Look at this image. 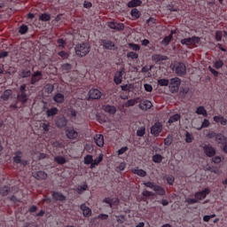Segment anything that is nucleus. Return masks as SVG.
<instances>
[{"label": "nucleus", "instance_id": "obj_1", "mask_svg": "<svg viewBox=\"0 0 227 227\" xmlns=\"http://www.w3.org/2000/svg\"><path fill=\"white\" fill-rule=\"evenodd\" d=\"M16 93L17 100L21 104V106L27 104V100H29V94L27 93V85H26V83L21 84L16 90Z\"/></svg>", "mask_w": 227, "mask_h": 227}, {"label": "nucleus", "instance_id": "obj_2", "mask_svg": "<svg viewBox=\"0 0 227 227\" xmlns=\"http://www.w3.org/2000/svg\"><path fill=\"white\" fill-rule=\"evenodd\" d=\"M75 54L79 58H84L90 54V51H91V46L88 43H78L75 48Z\"/></svg>", "mask_w": 227, "mask_h": 227}, {"label": "nucleus", "instance_id": "obj_3", "mask_svg": "<svg viewBox=\"0 0 227 227\" xmlns=\"http://www.w3.org/2000/svg\"><path fill=\"white\" fill-rule=\"evenodd\" d=\"M145 187H148L149 189H153L154 191V192H156V194H158V196H165L166 195V190L164 189V187L156 184L153 182H145L144 183Z\"/></svg>", "mask_w": 227, "mask_h": 227}, {"label": "nucleus", "instance_id": "obj_4", "mask_svg": "<svg viewBox=\"0 0 227 227\" xmlns=\"http://www.w3.org/2000/svg\"><path fill=\"white\" fill-rule=\"evenodd\" d=\"M200 42H201V38H200V36L193 35L192 37L182 39L181 44L186 45L187 47H198Z\"/></svg>", "mask_w": 227, "mask_h": 227}, {"label": "nucleus", "instance_id": "obj_5", "mask_svg": "<svg viewBox=\"0 0 227 227\" xmlns=\"http://www.w3.org/2000/svg\"><path fill=\"white\" fill-rule=\"evenodd\" d=\"M22 157H24V153L22 151H16L12 157L13 165L20 164V166L26 168L27 166V160H24Z\"/></svg>", "mask_w": 227, "mask_h": 227}, {"label": "nucleus", "instance_id": "obj_6", "mask_svg": "<svg viewBox=\"0 0 227 227\" xmlns=\"http://www.w3.org/2000/svg\"><path fill=\"white\" fill-rule=\"evenodd\" d=\"M168 84V88L171 93H178V90H180V84H182V80L178 77H175L170 79Z\"/></svg>", "mask_w": 227, "mask_h": 227}, {"label": "nucleus", "instance_id": "obj_7", "mask_svg": "<svg viewBox=\"0 0 227 227\" xmlns=\"http://www.w3.org/2000/svg\"><path fill=\"white\" fill-rule=\"evenodd\" d=\"M175 72L179 77H184L187 74V67L183 62H178L175 65Z\"/></svg>", "mask_w": 227, "mask_h": 227}, {"label": "nucleus", "instance_id": "obj_8", "mask_svg": "<svg viewBox=\"0 0 227 227\" xmlns=\"http://www.w3.org/2000/svg\"><path fill=\"white\" fill-rule=\"evenodd\" d=\"M123 74H125V67H121L120 70L114 74V82L117 86L123 82Z\"/></svg>", "mask_w": 227, "mask_h": 227}, {"label": "nucleus", "instance_id": "obj_9", "mask_svg": "<svg viewBox=\"0 0 227 227\" xmlns=\"http://www.w3.org/2000/svg\"><path fill=\"white\" fill-rule=\"evenodd\" d=\"M210 193V189L209 188H205L203 191L197 192L194 194L195 199L197 200V202L201 201V200H205L207 196Z\"/></svg>", "mask_w": 227, "mask_h": 227}, {"label": "nucleus", "instance_id": "obj_10", "mask_svg": "<svg viewBox=\"0 0 227 227\" xmlns=\"http://www.w3.org/2000/svg\"><path fill=\"white\" fill-rule=\"evenodd\" d=\"M203 152L205 155H207V157H209V158L215 157V148L212 146V145L210 144L205 145L203 146Z\"/></svg>", "mask_w": 227, "mask_h": 227}, {"label": "nucleus", "instance_id": "obj_11", "mask_svg": "<svg viewBox=\"0 0 227 227\" xmlns=\"http://www.w3.org/2000/svg\"><path fill=\"white\" fill-rule=\"evenodd\" d=\"M162 132V123L155 122L154 125L151 127V134L157 137L159 134Z\"/></svg>", "mask_w": 227, "mask_h": 227}, {"label": "nucleus", "instance_id": "obj_12", "mask_svg": "<svg viewBox=\"0 0 227 227\" xmlns=\"http://www.w3.org/2000/svg\"><path fill=\"white\" fill-rule=\"evenodd\" d=\"M101 43H102L104 49H106V51H114V49L116 47L114 43L109 39L101 40Z\"/></svg>", "mask_w": 227, "mask_h": 227}, {"label": "nucleus", "instance_id": "obj_13", "mask_svg": "<svg viewBox=\"0 0 227 227\" xmlns=\"http://www.w3.org/2000/svg\"><path fill=\"white\" fill-rule=\"evenodd\" d=\"M66 136L67 139H77V137H79V132H77L73 128H67Z\"/></svg>", "mask_w": 227, "mask_h": 227}, {"label": "nucleus", "instance_id": "obj_14", "mask_svg": "<svg viewBox=\"0 0 227 227\" xmlns=\"http://www.w3.org/2000/svg\"><path fill=\"white\" fill-rule=\"evenodd\" d=\"M102 92L98 90V89H91L89 91V98L91 100H98V98H101Z\"/></svg>", "mask_w": 227, "mask_h": 227}, {"label": "nucleus", "instance_id": "obj_15", "mask_svg": "<svg viewBox=\"0 0 227 227\" xmlns=\"http://www.w3.org/2000/svg\"><path fill=\"white\" fill-rule=\"evenodd\" d=\"M42 77H43L42 71L35 72L31 76L30 84H36V82H39V81H42Z\"/></svg>", "mask_w": 227, "mask_h": 227}, {"label": "nucleus", "instance_id": "obj_16", "mask_svg": "<svg viewBox=\"0 0 227 227\" xmlns=\"http://www.w3.org/2000/svg\"><path fill=\"white\" fill-rule=\"evenodd\" d=\"M80 208L82 211L83 217H91V208L86 206V204H82Z\"/></svg>", "mask_w": 227, "mask_h": 227}, {"label": "nucleus", "instance_id": "obj_17", "mask_svg": "<svg viewBox=\"0 0 227 227\" xmlns=\"http://www.w3.org/2000/svg\"><path fill=\"white\" fill-rule=\"evenodd\" d=\"M51 196L56 201H65L67 200V197L59 192H51Z\"/></svg>", "mask_w": 227, "mask_h": 227}, {"label": "nucleus", "instance_id": "obj_18", "mask_svg": "<svg viewBox=\"0 0 227 227\" xmlns=\"http://www.w3.org/2000/svg\"><path fill=\"white\" fill-rule=\"evenodd\" d=\"M94 141L99 148L104 146V135L97 134L94 136Z\"/></svg>", "mask_w": 227, "mask_h": 227}, {"label": "nucleus", "instance_id": "obj_19", "mask_svg": "<svg viewBox=\"0 0 227 227\" xmlns=\"http://www.w3.org/2000/svg\"><path fill=\"white\" fill-rule=\"evenodd\" d=\"M213 120L215 121V123H220L223 127L227 125V119L223 115H215Z\"/></svg>", "mask_w": 227, "mask_h": 227}, {"label": "nucleus", "instance_id": "obj_20", "mask_svg": "<svg viewBox=\"0 0 227 227\" xmlns=\"http://www.w3.org/2000/svg\"><path fill=\"white\" fill-rule=\"evenodd\" d=\"M32 176L36 180H45V178H47V173H45L44 171L34 172Z\"/></svg>", "mask_w": 227, "mask_h": 227}, {"label": "nucleus", "instance_id": "obj_21", "mask_svg": "<svg viewBox=\"0 0 227 227\" xmlns=\"http://www.w3.org/2000/svg\"><path fill=\"white\" fill-rule=\"evenodd\" d=\"M131 173H133V175H137V176H141L142 178H145V176H146V171L141 168L139 169L138 167L131 168Z\"/></svg>", "mask_w": 227, "mask_h": 227}, {"label": "nucleus", "instance_id": "obj_22", "mask_svg": "<svg viewBox=\"0 0 227 227\" xmlns=\"http://www.w3.org/2000/svg\"><path fill=\"white\" fill-rule=\"evenodd\" d=\"M103 111L105 113H108V114H116V106L111 105L103 106Z\"/></svg>", "mask_w": 227, "mask_h": 227}, {"label": "nucleus", "instance_id": "obj_23", "mask_svg": "<svg viewBox=\"0 0 227 227\" xmlns=\"http://www.w3.org/2000/svg\"><path fill=\"white\" fill-rule=\"evenodd\" d=\"M68 121L65 117H60L57 120L56 125L59 129H63V127H67Z\"/></svg>", "mask_w": 227, "mask_h": 227}, {"label": "nucleus", "instance_id": "obj_24", "mask_svg": "<svg viewBox=\"0 0 227 227\" xmlns=\"http://www.w3.org/2000/svg\"><path fill=\"white\" fill-rule=\"evenodd\" d=\"M102 160H104V154L100 153L97 159L93 160L90 165V169H93V168H97V166H98V164H100Z\"/></svg>", "mask_w": 227, "mask_h": 227}, {"label": "nucleus", "instance_id": "obj_25", "mask_svg": "<svg viewBox=\"0 0 227 227\" xmlns=\"http://www.w3.org/2000/svg\"><path fill=\"white\" fill-rule=\"evenodd\" d=\"M143 4V1L141 0H131L127 4L128 8H137V6H141Z\"/></svg>", "mask_w": 227, "mask_h": 227}, {"label": "nucleus", "instance_id": "obj_26", "mask_svg": "<svg viewBox=\"0 0 227 227\" xmlns=\"http://www.w3.org/2000/svg\"><path fill=\"white\" fill-rule=\"evenodd\" d=\"M153 104L150 100H145L140 104V109H143L144 111H146L148 109H152Z\"/></svg>", "mask_w": 227, "mask_h": 227}, {"label": "nucleus", "instance_id": "obj_27", "mask_svg": "<svg viewBox=\"0 0 227 227\" xmlns=\"http://www.w3.org/2000/svg\"><path fill=\"white\" fill-rule=\"evenodd\" d=\"M53 100L57 104H63V102H65V95H63L62 93H57L53 97Z\"/></svg>", "mask_w": 227, "mask_h": 227}, {"label": "nucleus", "instance_id": "obj_28", "mask_svg": "<svg viewBox=\"0 0 227 227\" xmlns=\"http://www.w3.org/2000/svg\"><path fill=\"white\" fill-rule=\"evenodd\" d=\"M58 113H59V110L57 107H51L46 111L48 118H52V116H56Z\"/></svg>", "mask_w": 227, "mask_h": 227}, {"label": "nucleus", "instance_id": "obj_29", "mask_svg": "<svg viewBox=\"0 0 227 227\" xmlns=\"http://www.w3.org/2000/svg\"><path fill=\"white\" fill-rule=\"evenodd\" d=\"M226 137L224 135L221 133H217L215 141L217 142L218 145H226Z\"/></svg>", "mask_w": 227, "mask_h": 227}, {"label": "nucleus", "instance_id": "obj_30", "mask_svg": "<svg viewBox=\"0 0 227 227\" xmlns=\"http://www.w3.org/2000/svg\"><path fill=\"white\" fill-rule=\"evenodd\" d=\"M195 113L196 114H201L202 116H204V118H207L208 116V114L207 113V109H205V106H202L197 107Z\"/></svg>", "mask_w": 227, "mask_h": 227}, {"label": "nucleus", "instance_id": "obj_31", "mask_svg": "<svg viewBox=\"0 0 227 227\" xmlns=\"http://www.w3.org/2000/svg\"><path fill=\"white\" fill-rule=\"evenodd\" d=\"M130 15H131L133 20H137V19H139L141 17V12H139V10H137V8H134L131 10Z\"/></svg>", "mask_w": 227, "mask_h": 227}, {"label": "nucleus", "instance_id": "obj_32", "mask_svg": "<svg viewBox=\"0 0 227 227\" xmlns=\"http://www.w3.org/2000/svg\"><path fill=\"white\" fill-rule=\"evenodd\" d=\"M13 93L12 90H6L4 91L1 98L4 100V102H7V100H10L11 95Z\"/></svg>", "mask_w": 227, "mask_h": 227}, {"label": "nucleus", "instance_id": "obj_33", "mask_svg": "<svg viewBox=\"0 0 227 227\" xmlns=\"http://www.w3.org/2000/svg\"><path fill=\"white\" fill-rule=\"evenodd\" d=\"M43 90H44V93L51 95V93L54 91V85L51 83H47L46 85H44Z\"/></svg>", "mask_w": 227, "mask_h": 227}, {"label": "nucleus", "instance_id": "obj_34", "mask_svg": "<svg viewBox=\"0 0 227 227\" xmlns=\"http://www.w3.org/2000/svg\"><path fill=\"white\" fill-rule=\"evenodd\" d=\"M83 162L84 164H86V166H91V164H93V155L91 154H87L85 157H84V160H83Z\"/></svg>", "mask_w": 227, "mask_h": 227}, {"label": "nucleus", "instance_id": "obj_35", "mask_svg": "<svg viewBox=\"0 0 227 227\" xmlns=\"http://www.w3.org/2000/svg\"><path fill=\"white\" fill-rule=\"evenodd\" d=\"M224 158L221 157V156H213L211 157V162L212 164H215L216 166L221 164V162H223V160Z\"/></svg>", "mask_w": 227, "mask_h": 227}, {"label": "nucleus", "instance_id": "obj_36", "mask_svg": "<svg viewBox=\"0 0 227 227\" xmlns=\"http://www.w3.org/2000/svg\"><path fill=\"white\" fill-rule=\"evenodd\" d=\"M39 20H41L42 22H49V20H51V14L49 13H42L39 16Z\"/></svg>", "mask_w": 227, "mask_h": 227}, {"label": "nucleus", "instance_id": "obj_37", "mask_svg": "<svg viewBox=\"0 0 227 227\" xmlns=\"http://www.w3.org/2000/svg\"><path fill=\"white\" fill-rule=\"evenodd\" d=\"M181 115L179 114H175L174 115L170 116L168 119V123H175L176 121H179Z\"/></svg>", "mask_w": 227, "mask_h": 227}, {"label": "nucleus", "instance_id": "obj_38", "mask_svg": "<svg viewBox=\"0 0 227 227\" xmlns=\"http://www.w3.org/2000/svg\"><path fill=\"white\" fill-rule=\"evenodd\" d=\"M145 134H146V128L145 126L139 127L137 130V136L138 137H143V136H145Z\"/></svg>", "mask_w": 227, "mask_h": 227}, {"label": "nucleus", "instance_id": "obj_39", "mask_svg": "<svg viewBox=\"0 0 227 227\" xmlns=\"http://www.w3.org/2000/svg\"><path fill=\"white\" fill-rule=\"evenodd\" d=\"M27 31H29V27H27V25L22 24L21 26H20L19 27L20 35H26Z\"/></svg>", "mask_w": 227, "mask_h": 227}, {"label": "nucleus", "instance_id": "obj_40", "mask_svg": "<svg viewBox=\"0 0 227 227\" xmlns=\"http://www.w3.org/2000/svg\"><path fill=\"white\" fill-rule=\"evenodd\" d=\"M54 161L60 165L67 164V159H65L63 156H56L54 158Z\"/></svg>", "mask_w": 227, "mask_h": 227}, {"label": "nucleus", "instance_id": "obj_41", "mask_svg": "<svg viewBox=\"0 0 227 227\" xmlns=\"http://www.w3.org/2000/svg\"><path fill=\"white\" fill-rule=\"evenodd\" d=\"M163 159H164V157H162V155H160V154H154L153 156V162H155V164H160V162H162Z\"/></svg>", "mask_w": 227, "mask_h": 227}, {"label": "nucleus", "instance_id": "obj_42", "mask_svg": "<svg viewBox=\"0 0 227 227\" xmlns=\"http://www.w3.org/2000/svg\"><path fill=\"white\" fill-rule=\"evenodd\" d=\"M84 191H88V184H83L82 185H79L76 189V192L78 194H82V192H84Z\"/></svg>", "mask_w": 227, "mask_h": 227}, {"label": "nucleus", "instance_id": "obj_43", "mask_svg": "<svg viewBox=\"0 0 227 227\" xmlns=\"http://www.w3.org/2000/svg\"><path fill=\"white\" fill-rule=\"evenodd\" d=\"M126 56L128 59H137L139 58V54L135 51H129Z\"/></svg>", "mask_w": 227, "mask_h": 227}, {"label": "nucleus", "instance_id": "obj_44", "mask_svg": "<svg viewBox=\"0 0 227 227\" xmlns=\"http://www.w3.org/2000/svg\"><path fill=\"white\" fill-rule=\"evenodd\" d=\"M10 193V187L8 186H4L0 189V194L2 196H8V194Z\"/></svg>", "mask_w": 227, "mask_h": 227}, {"label": "nucleus", "instance_id": "obj_45", "mask_svg": "<svg viewBox=\"0 0 227 227\" xmlns=\"http://www.w3.org/2000/svg\"><path fill=\"white\" fill-rule=\"evenodd\" d=\"M207 127H210V121L204 119L201 126L198 128L197 130H201V129H207Z\"/></svg>", "mask_w": 227, "mask_h": 227}, {"label": "nucleus", "instance_id": "obj_46", "mask_svg": "<svg viewBox=\"0 0 227 227\" xmlns=\"http://www.w3.org/2000/svg\"><path fill=\"white\" fill-rule=\"evenodd\" d=\"M127 168V163L125 162H121L115 168V171L120 172V171H125V168Z\"/></svg>", "mask_w": 227, "mask_h": 227}, {"label": "nucleus", "instance_id": "obj_47", "mask_svg": "<svg viewBox=\"0 0 227 227\" xmlns=\"http://www.w3.org/2000/svg\"><path fill=\"white\" fill-rule=\"evenodd\" d=\"M158 86H169V80L164 78L158 80Z\"/></svg>", "mask_w": 227, "mask_h": 227}, {"label": "nucleus", "instance_id": "obj_48", "mask_svg": "<svg viewBox=\"0 0 227 227\" xmlns=\"http://www.w3.org/2000/svg\"><path fill=\"white\" fill-rule=\"evenodd\" d=\"M129 49H132V51H141V46L139 44H136L134 43H129Z\"/></svg>", "mask_w": 227, "mask_h": 227}, {"label": "nucleus", "instance_id": "obj_49", "mask_svg": "<svg viewBox=\"0 0 227 227\" xmlns=\"http://www.w3.org/2000/svg\"><path fill=\"white\" fill-rule=\"evenodd\" d=\"M173 143V137L171 136H168L165 139H164V145L165 146H171Z\"/></svg>", "mask_w": 227, "mask_h": 227}, {"label": "nucleus", "instance_id": "obj_50", "mask_svg": "<svg viewBox=\"0 0 227 227\" xmlns=\"http://www.w3.org/2000/svg\"><path fill=\"white\" fill-rule=\"evenodd\" d=\"M184 203H187V205H194L198 203V200L196 198L195 199L186 198L184 200Z\"/></svg>", "mask_w": 227, "mask_h": 227}, {"label": "nucleus", "instance_id": "obj_51", "mask_svg": "<svg viewBox=\"0 0 227 227\" xmlns=\"http://www.w3.org/2000/svg\"><path fill=\"white\" fill-rule=\"evenodd\" d=\"M57 43H58L59 47H60V49H65V45H67L66 40H64L63 38H59V39H58Z\"/></svg>", "mask_w": 227, "mask_h": 227}, {"label": "nucleus", "instance_id": "obj_52", "mask_svg": "<svg viewBox=\"0 0 227 227\" xmlns=\"http://www.w3.org/2000/svg\"><path fill=\"white\" fill-rule=\"evenodd\" d=\"M192 139H194V137H192V135L189 131H186V133H185V142L186 143H192Z\"/></svg>", "mask_w": 227, "mask_h": 227}, {"label": "nucleus", "instance_id": "obj_53", "mask_svg": "<svg viewBox=\"0 0 227 227\" xmlns=\"http://www.w3.org/2000/svg\"><path fill=\"white\" fill-rule=\"evenodd\" d=\"M223 66H224V62H223V60L221 59L216 60L215 62V68H216V70H219V68H223Z\"/></svg>", "mask_w": 227, "mask_h": 227}, {"label": "nucleus", "instance_id": "obj_54", "mask_svg": "<svg viewBox=\"0 0 227 227\" xmlns=\"http://www.w3.org/2000/svg\"><path fill=\"white\" fill-rule=\"evenodd\" d=\"M166 180L168 185H173V184H175V176L171 175L167 176Z\"/></svg>", "mask_w": 227, "mask_h": 227}, {"label": "nucleus", "instance_id": "obj_55", "mask_svg": "<svg viewBox=\"0 0 227 227\" xmlns=\"http://www.w3.org/2000/svg\"><path fill=\"white\" fill-rule=\"evenodd\" d=\"M30 76H31V70L24 69L21 72V77H23V79H25L27 77H30Z\"/></svg>", "mask_w": 227, "mask_h": 227}, {"label": "nucleus", "instance_id": "obj_56", "mask_svg": "<svg viewBox=\"0 0 227 227\" xmlns=\"http://www.w3.org/2000/svg\"><path fill=\"white\" fill-rule=\"evenodd\" d=\"M62 70H64V72H70V70H72V65L69 63L63 64Z\"/></svg>", "mask_w": 227, "mask_h": 227}, {"label": "nucleus", "instance_id": "obj_57", "mask_svg": "<svg viewBox=\"0 0 227 227\" xmlns=\"http://www.w3.org/2000/svg\"><path fill=\"white\" fill-rule=\"evenodd\" d=\"M215 40L216 42H221L223 40V31L217 30L215 32Z\"/></svg>", "mask_w": 227, "mask_h": 227}, {"label": "nucleus", "instance_id": "obj_58", "mask_svg": "<svg viewBox=\"0 0 227 227\" xmlns=\"http://www.w3.org/2000/svg\"><path fill=\"white\" fill-rule=\"evenodd\" d=\"M58 56L62 58V59H68V53L65 51H61L58 53Z\"/></svg>", "mask_w": 227, "mask_h": 227}, {"label": "nucleus", "instance_id": "obj_59", "mask_svg": "<svg viewBox=\"0 0 227 227\" xmlns=\"http://www.w3.org/2000/svg\"><path fill=\"white\" fill-rule=\"evenodd\" d=\"M144 88L148 93H152V91H153V87L152 86V84L145 83Z\"/></svg>", "mask_w": 227, "mask_h": 227}, {"label": "nucleus", "instance_id": "obj_60", "mask_svg": "<svg viewBox=\"0 0 227 227\" xmlns=\"http://www.w3.org/2000/svg\"><path fill=\"white\" fill-rule=\"evenodd\" d=\"M133 106H136V99H129V100L125 103V106H126V107H132Z\"/></svg>", "mask_w": 227, "mask_h": 227}, {"label": "nucleus", "instance_id": "obj_61", "mask_svg": "<svg viewBox=\"0 0 227 227\" xmlns=\"http://www.w3.org/2000/svg\"><path fill=\"white\" fill-rule=\"evenodd\" d=\"M123 29H125V24L117 23V25H115V31H123Z\"/></svg>", "mask_w": 227, "mask_h": 227}, {"label": "nucleus", "instance_id": "obj_62", "mask_svg": "<svg viewBox=\"0 0 227 227\" xmlns=\"http://www.w3.org/2000/svg\"><path fill=\"white\" fill-rule=\"evenodd\" d=\"M142 196H144V198H150V197L153 196V192H152L148 190H145L142 192Z\"/></svg>", "mask_w": 227, "mask_h": 227}, {"label": "nucleus", "instance_id": "obj_63", "mask_svg": "<svg viewBox=\"0 0 227 227\" xmlns=\"http://www.w3.org/2000/svg\"><path fill=\"white\" fill-rule=\"evenodd\" d=\"M128 151H129V147L124 146V147H121V149H119L117 151V153H118V155H123V153H125V152H128Z\"/></svg>", "mask_w": 227, "mask_h": 227}, {"label": "nucleus", "instance_id": "obj_64", "mask_svg": "<svg viewBox=\"0 0 227 227\" xmlns=\"http://www.w3.org/2000/svg\"><path fill=\"white\" fill-rule=\"evenodd\" d=\"M122 91H130V84H124L121 86Z\"/></svg>", "mask_w": 227, "mask_h": 227}]
</instances>
